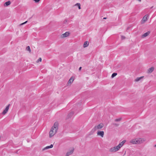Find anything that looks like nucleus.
I'll list each match as a JSON object with an SVG mask.
<instances>
[{"label":"nucleus","mask_w":156,"mask_h":156,"mask_svg":"<svg viewBox=\"0 0 156 156\" xmlns=\"http://www.w3.org/2000/svg\"><path fill=\"white\" fill-rule=\"evenodd\" d=\"M58 122H55L54 125L51 127L49 132V136L51 137L54 136L57 132L58 129Z\"/></svg>","instance_id":"obj_1"},{"label":"nucleus","mask_w":156,"mask_h":156,"mask_svg":"<svg viewBox=\"0 0 156 156\" xmlns=\"http://www.w3.org/2000/svg\"><path fill=\"white\" fill-rule=\"evenodd\" d=\"M126 140H124L120 143L118 145L111 148L109 149V151L111 152H115L119 151L126 142Z\"/></svg>","instance_id":"obj_2"},{"label":"nucleus","mask_w":156,"mask_h":156,"mask_svg":"<svg viewBox=\"0 0 156 156\" xmlns=\"http://www.w3.org/2000/svg\"><path fill=\"white\" fill-rule=\"evenodd\" d=\"M104 124L102 123H101L98 125L95 126L93 129L92 131L94 132L97 130L101 129L104 127Z\"/></svg>","instance_id":"obj_3"},{"label":"nucleus","mask_w":156,"mask_h":156,"mask_svg":"<svg viewBox=\"0 0 156 156\" xmlns=\"http://www.w3.org/2000/svg\"><path fill=\"white\" fill-rule=\"evenodd\" d=\"M136 144H141L146 140L145 139L142 138H136Z\"/></svg>","instance_id":"obj_4"},{"label":"nucleus","mask_w":156,"mask_h":156,"mask_svg":"<svg viewBox=\"0 0 156 156\" xmlns=\"http://www.w3.org/2000/svg\"><path fill=\"white\" fill-rule=\"evenodd\" d=\"M10 105V104H9L7 106L5 109H4L3 112H2V114L3 115H5L8 112L9 107V106Z\"/></svg>","instance_id":"obj_5"},{"label":"nucleus","mask_w":156,"mask_h":156,"mask_svg":"<svg viewBox=\"0 0 156 156\" xmlns=\"http://www.w3.org/2000/svg\"><path fill=\"white\" fill-rule=\"evenodd\" d=\"M148 16L147 15H145L143 18L141 23L142 24L144 23L148 20Z\"/></svg>","instance_id":"obj_6"},{"label":"nucleus","mask_w":156,"mask_h":156,"mask_svg":"<svg viewBox=\"0 0 156 156\" xmlns=\"http://www.w3.org/2000/svg\"><path fill=\"white\" fill-rule=\"evenodd\" d=\"M70 33L69 32H66L64 34H62L61 36L62 38L66 37L69 35Z\"/></svg>","instance_id":"obj_7"},{"label":"nucleus","mask_w":156,"mask_h":156,"mask_svg":"<svg viewBox=\"0 0 156 156\" xmlns=\"http://www.w3.org/2000/svg\"><path fill=\"white\" fill-rule=\"evenodd\" d=\"M97 135L101 136L102 137H104V133L103 131H98L97 133Z\"/></svg>","instance_id":"obj_8"},{"label":"nucleus","mask_w":156,"mask_h":156,"mask_svg":"<svg viewBox=\"0 0 156 156\" xmlns=\"http://www.w3.org/2000/svg\"><path fill=\"white\" fill-rule=\"evenodd\" d=\"M74 151V149H72L71 150L68 151L66 154V156H69L72 154Z\"/></svg>","instance_id":"obj_9"},{"label":"nucleus","mask_w":156,"mask_h":156,"mask_svg":"<svg viewBox=\"0 0 156 156\" xmlns=\"http://www.w3.org/2000/svg\"><path fill=\"white\" fill-rule=\"evenodd\" d=\"M129 143L133 144H136V138L133 139L129 141Z\"/></svg>","instance_id":"obj_10"},{"label":"nucleus","mask_w":156,"mask_h":156,"mask_svg":"<svg viewBox=\"0 0 156 156\" xmlns=\"http://www.w3.org/2000/svg\"><path fill=\"white\" fill-rule=\"evenodd\" d=\"M154 67H151L149 68L147 71V73H151L154 70Z\"/></svg>","instance_id":"obj_11"},{"label":"nucleus","mask_w":156,"mask_h":156,"mask_svg":"<svg viewBox=\"0 0 156 156\" xmlns=\"http://www.w3.org/2000/svg\"><path fill=\"white\" fill-rule=\"evenodd\" d=\"M150 31H147V32L145 33L144 34H143L142 36V37L144 38L148 36L149 35V34H150Z\"/></svg>","instance_id":"obj_12"},{"label":"nucleus","mask_w":156,"mask_h":156,"mask_svg":"<svg viewBox=\"0 0 156 156\" xmlns=\"http://www.w3.org/2000/svg\"><path fill=\"white\" fill-rule=\"evenodd\" d=\"M74 80V78L73 77H71L70 79H69L68 82V84H71L73 82V81Z\"/></svg>","instance_id":"obj_13"},{"label":"nucleus","mask_w":156,"mask_h":156,"mask_svg":"<svg viewBox=\"0 0 156 156\" xmlns=\"http://www.w3.org/2000/svg\"><path fill=\"white\" fill-rule=\"evenodd\" d=\"M53 147V145L51 144L50 146H48L45 147L43 149V150H44L52 148Z\"/></svg>","instance_id":"obj_14"},{"label":"nucleus","mask_w":156,"mask_h":156,"mask_svg":"<svg viewBox=\"0 0 156 156\" xmlns=\"http://www.w3.org/2000/svg\"><path fill=\"white\" fill-rule=\"evenodd\" d=\"M89 44V43L87 41H85L83 44V47L84 48L87 47Z\"/></svg>","instance_id":"obj_15"},{"label":"nucleus","mask_w":156,"mask_h":156,"mask_svg":"<svg viewBox=\"0 0 156 156\" xmlns=\"http://www.w3.org/2000/svg\"><path fill=\"white\" fill-rule=\"evenodd\" d=\"M11 4V2L10 1H8L5 2L4 4L5 6H7Z\"/></svg>","instance_id":"obj_16"},{"label":"nucleus","mask_w":156,"mask_h":156,"mask_svg":"<svg viewBox=\"0 0 156 156\" xmlns=\"http://www.w3.org/2000/svg\"><path fill=\"white\" fill-rule=\"evenodd\" d=\"M144 77L143 76H141L139 77H137L135 80L136 82H138L140 81L141 79H142Z\"/></svg>","instance_id":"obj_17"},{"label":"nucleus","mask_w":156,"mask_h":156,"mask_svg":"<svg viewBox=\"0 0 156 156\" xmlns=\"http://www.w3.org/2000/svg\"><path fill=\"white\" fill-rule=\"evenodd\" d=\"M26 49L28 51L30 52H31V50H30V47L29 46H27V47H26Z\"/></svg>","instance_id":"obj_18"},{"label":"nucleus","mask_w":156,"mask_h":156,"mask_svg":"<svg viewBox=\"0 0 156 156\" xmlns=\"http://www.w3.org/2000/svg\"><path fill=\"white\" fill-rule=\"evenodd\" d=\"M68 22V20L67 19H65L63 21V23L64 24H67L68 23H67Z\"/></svg>","instance_id":"obj_19"},{"label":"nucleus","mask_w":156,"mask_h":156,"mask_svg":"<svg viewBox=\"0 0 156 156\" xmlns=\"http://www.w3.org/2000/svg\"><path fill=\"white\" fill-rule=\"evenodd\" d=\"M117 75V73H113L111 76V77L112 78H113L115 76Z\"/></svg>","instance_id":"obj_20"},{"label":"nucleus","mask_w":156,"mask_h":156,"mask_svg":"<svg viewBox=\"0 0 156 156\" xmlns=\"http://www.w3.org/2000/svg\"><path fill=\"white\" fill-rule=\"evenodd\" d=\"M75 5L78 6L79 9H81L80 5V3H77Z\"/></svg>","instance_id":"obj_21"},{"label":"nucleus","mask_w":156,"mask_h":156,"mask_svg":"<svg viewBox=\"0 0 156 156\" xmlns=\"http://www.w3.org/2000/svg\"><path fill=\"white\" fill-rule=\"evenodd\" d=\"M42 59L41 58H40L36 61L37 62H38L41 61Z\"/></svg>","instance_id":"obj_22"},{"label":"nucleus","mask_w":156,"mask_h":156,"mask_svg":"<svg viewBox=\"0 0 156 156\" xmlns=\"http://www.w3.org/2000/svg\"><path fill=\"white\" fill-rule=\"evenodd\" d=\"M121 119V118H119L118 119H116L115 120V122L120 121Z\"/></svg>","instance_id":"obj_23"},{"label":"nucleus","mask_w":156,"mask_h":156,"mask_svg":"<svg viewBox=\"0 0 156 156\" xmlns=\"http://www.w3.org/2000/svg\"><path fill=\"white\" fill-rule=\"evenodd\" d=\"M27 21H26L25 22H24V23H22L20 25V26H21V25H23V24H24L26 23H27Z\"/></svg>","instance_id":"obj_24"},{"label":"nucleus","mask_w":156,"mask_h":156,"mask_svg":"<svg viewBox=\"0 0 156 156\" xmlns=\"http://www.w3.org/2000/svg\"><path fill=\"white\" fill-rule=\"evenodd\" d=\"M113 125H114V126H117L119 125V124H117L116 123H114Z\"/></svg>","instance_id":"obj_25"},{"label":"nucleus","mask_w":156,"mask_h":156,"mask_svg":"<svg viewBox=\"0 0 156 156\" xmlns=\"http://www.w3.org/2000/svg\"><path fill=\"white\" fill-rule=\"evenodd\" d=\"M35 2H38L40 0H34Z\"/></svg>","instance_id":"obj_26"},{"label":"nucleus","mask_w":156,"mask_h":156,"mask_svg":"<svg viewBox=\"0 0 156 156\" xmlns=\"http://www.w3.org/2000/svg\"><path fill=\"white\" fill-rule=\"evenodd\" d=\"M121 38H122V39H124L125 38V37H124L123 36H121Z\"/></svg>","instance_id":"obj_27"},{"label":"nucleus","mask_w":156,"mask_h":156,"mask_svg":"<svg viewBox=\"0 0 156 156\" xmlns=\"http://www.w3.org/2000/svg\"><path fill=\"white\" fill-rule=\"evenodd\" d=\"M81 68H82V67H80L79 68V70L80 71V70H81Z\"/></svg>","instance_id":"obj_28"},{"label":"nucleus","mask_w":156,"mask_h":156,"mask_svg":"<svg viewBox=\"0 0 156 156\" xmlns=\"http://www.w3.org/2000/svg\"><path fill=\"white\" fill-rule=\"evenodd\" d=\"M107 19V18H106V17H104V18H103V19Z\"/></svg>","instance_id":"obj_29"},{"label":"nucleus","mask_w":156,"mask_h":156,"mask_svg":"<svg viewBox=\"0 0 156 156\" xmlns=\"http://www.w3.org/2000/svg\"><path fill=\"white\" fill-rule=\"evenodd\" d=\"M154 147H156V144L154 145Z\"/></svg>","instance_id":"obj_30"},{"label":"nucleus","mask_w":156,"mask_h":156,"mask_svg":"<svg viewBox=\"0 0 156 156\" xmlns=\"http://www.w3.org/2000/svg\"><path fill=\"white\" fill-rule=\"evenodd\" d=\"M1 137L0 136V140H1Z\"/></svg>","instance_id":"obj_31"}]
</instances>
